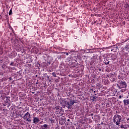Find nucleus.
I'll list each match as a JSON object with an SVG mask.
<instances>
[{"instance_id":"obj_3","label":"nucleus","mask_w":129,"mask_h":129,"mask_svg":"<svg viewBox=\"0 0 129 129\" xmlns=\"http://www.w3.org/2000/svg\"><path fill=\"white\" fill-rule=\"evenodd\" d=\"M117 83L118 84H117L116 85L117 87H118L119 89L126 88L127 87V84H126V82L125 81L119 80L117 81Z\"/></svg>"},{"instance_id":"obj_15","label":"nucleus","mask_w":129,"mask_h":129,"mask_svg":"<svg viewBox=\"0 0 129 129\" xmlns=\"http://www.w3.org/2000/svg\"><path fill=\"white\" fill-rule=\"evenodd\" d=\"M121 92H124V91H125V90L124 89H122L120 90Z\"/></svg>"},{"instance_id":"obj_4","label":"nucleus","mask_w":129,"mask_h":129,"mask_svg":"<svg viewBox=\"0 0 129 129\" xmlns=\"http://www.w3.org/2000/svg\"><path fill=\"white\" fill-rule=\"evenodd\" d=\"M24 118V119H27V121H29V122L32 121V120H31V114H30L29 112H27L26 113H25Z\"/></svg>"},{"instance_id":"obj_9","label":"nucleus","mask_w":129,"mask_h":129,"mask_svg":"<svg viewBox=\"0 0 129 129\" xmlns=\"http://www.w3.org/2000/svg\"><path fill=\"white\" fill-rule=\"evenodd\" d=\"M48 126H49V125L47 124H44L43 125H41V127L42 129H48Z\"/></svg>"},{"instance_id":"obj_5","label":"nucleus","mask_w":129,"mask_h":129,"mask_svg":"<svg viewBox=\"0 0 129 129\" xmlns=\"http://www.w3.org/2000/svg\"><path fill=\"white\" fill-rule=\"evenodd\" d=\"M93 59L94 62H98V60H100V57L97 55H96L93 56Z\"/></svg>"},{"instance_id":"obj_20","label":"nucleus","mask_w":129,"mask_h":129,"mask_svg":"<svg viewBox=\"0 0 129 129\" xmlns=\"http://www.w3.org/2000/svg\"><path fill=\"white\" fill-rule=\"evenodd\" d=\"M121 97H122L121 96V95H119V98L120 99L121 98Z\"/></svg>"},{"instance_id":"obj_24","label":"nucleus","mask_w":129,"mask_h":129,"mask_svg":"<svg viewBox=\"0 0 129 129\" xmlns=\"http://www.w3.org/2000/svg\"><path fill=\"white\" fill-rule=\"evenodd\" d=\"M68 121H70V119H68Z\"/></svg>"},{"instance_id":"obj_18","label":"nucleus","mask_w":129,"mask_h":129,"mask_svg":"<svg viewBox=\"0 0 129 129\" xmlns=\"http://www.w3.org/2000/svg\"><path fill=\"white\" fill-rule=\"evenodd\" d=\"M3 63V60L0 59V64H2Z\"/></svg>"},{"instance_id":"obj_13","label":"nucleus","mask_w":129,"mask_h":129,"mask_svg":"<svg viewBox=\"0 0 129 129\" xmlns=\"http://www.w3.org/2000/svg\"><path fill=\"white\" fill-rule=\"evenodd\" d=\"M12 14V10H10V12H9V15H11Z\"/></svg>"},{"instance_id":"obj_30","label":"nucleus","mask_w":129,"mask_h":129,"mask_svg":"<svg viewBox=\"0 0 129 129\" xmlns=\"http://www.w3.org/2000/svg\"><path fill=\"white\" fill-rule=\"evenodd\" d=\"M96 92V91H94V93H95Z\"/></svg>"},{"instance_id":"obj_33","label":"nucleus","mask_w":129,"mask_h":129,"mask_svg":"<svg viewBox=\"0 0 129 129\" xmlns=\"http://www.w3.org/2000/svg\"><path fill=\"white\" fill-rule=\"evenodd\" d=\"M116 113H117V111H116Z\"/></svg>"},{"instance_id":"obj_32","label":"nucleus","mask_w":129,"mask_h":129,"mask_svg":"<svg viewBox=\"0 0 129 129\" xmlns=\"http://www.w3.org/2000/svg\"><path fill=\"white\" fill-rule=\"evenodd\" d=\"M94 95H96V94H94Z\"/></svg>"},{"instance_id":"obj_8","label":"nucleus","mask_w":129,"mask_h":129,"mask_svg":"<svg viewBox=\"0 0 129 129\" xmlns=\"http://www.w3.org/2000/svg\"><path fill=\"white\" fill-rule=\"evenodd\" d=\"M96 98H97V96L95 95H92L90 97V99L92 101H95V100H96Z\"/></svg>"},{"instance_id":"obj_22","label":"nucleus","mask_w":129,"mask_h":129,"mask_svg":"<svg viewBox=\"0 0 129 129\" xmlns=\"http://www.w3.org/2000/svg\"><path fill=\"white\" fill-rule=\"evenodd\" d=\"M6 98H7V99H9V98H10V97H6Z\"/></svg>"},{"instance_id":"obj_10","label":"nucleus","mask_w":129,"mask_h":129,"mask_svg":"<svg viewBox=\"0 0 129 129\" xmlns=\"http://www.w3.org/2000/svg\"><path fill=\"white\" fill-rule=\"evenodd\" d=\"M10 66H16V64H15V62L14 61H12L10 64Z\"/></svg>"},{"instance_id":"obj_16","label":"nucleus","mask_w":129,"mask_h":129,"mask_svg":"<svg viewBox=\"0 0 129 129\" xmlns=\"http://www.w3.org/2000/svg\"><path fill=\"white\" fill-rule=\"evenodd\" d=\"M90 92H91V93H92V92H93V89H91L90 90Z\"/></svg>"},{"instance_id":"obj_26","label":"nucleus","mask_w":129,"mask_h":129,"mask_svg":"<svg viewBox=\"0 0 129 129\" xmlns=\"http://www.w3.org/2000/svg\"><path fill=\"white\" fill-rule=\"evenodd\" d=\"M0 19H2V15H0Z\"/></svg>"},{"instance_id":"obj_25","label":"nucleus","mask_w":129,"mask_h":129,"mask_svg":"<svg viewBox=\"0 0 129 129\" xmlns=\"http://www.w3.org/2000/svg\"><path fill=\"white\" fill-rule=\"evenodd\" d=\"M21 49H18V51H21Z\"/></svg>"},{"instance_id":"obj_6","label":"nucleus","mask_w":129,"mask_h":129,"mask_svg":"<svg viewBox=\"0 0 129 129\" xmlns=\"http://www.w3.org/2000/svg\"><path fill=\"white\" fill-rule=\"evenodd\" d=\"M56 114H58L59 116H61L63 115L62 113V111L61 110V109L57 108L56 109Z\"/></svg>"},{"instance_id":"obj_23","label":"nucleus","mask_w":129,"mask_h":129,"mask_svg":"<svg viewBox=\"0 0 129 129\" xmlns=\"http://www.w3.org/2000/svg\"><path fill=\"white\" fill-rule=\"evenodd\" d=\"M12 77H10V78H9V80H12Z\"/></svg>"},{"instance_id":"obj_29","label":"nucleus","mask_w":129,"mask_h":129,"mask_svg":"<svg viewBox=\"0 0 129 129\" xmlns=\"http://www.w3.org/2000/svg\"><path fill=\"white\" fill-rule=\"evenodd\" d=\"M91 116H92V115H93V113L91 114Z\"/></svg>"},{"instance_id":"obj_12","label":"nucleus","mask_w":129,"mask_h":129,"mask_svg":"<svg viewBox=\"0 0 129 129\" xmlns=\"http://www.w3.org/2000/svg\"><path fill=\"white\" fill-rule=\"evenodd\" d=\"M97 86H98V87H101V84H97Z\"/></svg>"},{"instance_id":"obj_7","label":"nucleus","mask_w":129,"mask_h":129,"mask_svg":"<svg viewBox=\"0 0 129 129\" xmlns=\"http://www.w3.org/2000/svg\"><path fill=\"white\" fill-rule=\"evenodd\" d=\"M40 121V119L38 117H34L33 118V123H37V122H39Z\"/></svg>"},{"instance_id":"obj_2","label":"nucleus","mask_w":129,"mask_h":129,"mask_svg":"<svg viewBox=\"0 0 129 129\" xmlns=\"http://www.w3.org/2000/svg\"><path fill=\"white\" fill-rule=\"evenodd\" d=\"M121 121V116L118 114H115L113 117V122L116 125H119Z\"/></svg>"},{"instance_id":"obj_1","label":"nucleus","mask_w":129,"mask_h":129,"mask_svg":"<svg viewBox=\"0 0 129 129\" xmlns=\"http://www.w3.org/2000/svg\"><path fill=\"white\" fill-rule=\"evenodd\" d=\"M70 96V97L69 99V100L64 101L65 106L68 107L69 109H70V108H71V106L74 105V103H76V101H75V100H74L75 99L74 96L71 95Z\"/></svg>"},{"instance_id":"obj_35","label":"nucleus","mask_w":129,"mask_h":129,"mask_svg":"<svg viewBox=\"0 0 129 129\" xmlns=\"http://www.w3.org/2000/svg\"><path fill=\"white\" fill-rule=\"evenodd\" d=\"M27 117H28V115H27Z\"/></svg>"},{"instance_id":"obj_14","label":"nucleus","mask_w":129,"mask_h":129,"mask_svg":"<svg viewBox=\"0 0 129 129\" xmlns=\"http://www.w3.org/2000/svg\"><path fill=\"white\" fill-rule=\"evenodd\" d=\"M105 65H108V64H109V61H108V62H105Z\"/></svg>"},{"instance_id":"obj_17","label":"nucleus","mask_w":129,"mask_h":129,"mask_svg":"<svg viewBox=\"0 0 129 129\" xmlns=\"http://www.w3.org/2000/svg\"><path fill=\"white\" fill-rule=\"evenodd\" d=\"M12 69H13V70H16V68L15 67H13Z\"/></svg>"},{"instance_id":"obj_11","label":"nucleus","mask_w":129,"mask_h":129,"mask_svg":"<svg viewBox=\"0 0 129 129\" xmlns=\"http://www.w3.org/2000/svg\"><path fill=\"white\" fill-rule=\"evenodd\" d=\"M51 74L53 77H57V75H56V73L55 72L52 73Z\"/></svg>"},{"instance_id":"obj_27","label":"nucleus","mask_w":129,"mask_h":129,"mask_svg":"<svg viewBox=\"0 0 129 129\" xmlns=\"http://www.w3.org/2000/svg\"><path fill=\"white\" fill-rule=\"evenodd\" d=\"M99 71H101V69H99Z\"/></svg>"},{"instance_id":"obj_21","label":"nucleus","mask_w":129,"mask_h":129,"mask_svg":"<svg viewBox=\"0 0 129 129\" xmlns=\"http://www.w3.org/2000/svg\"><path fill=\"white\" fill-rule=\"evenodd\" d=\"M66 55L67 56H68V55H69V53L68 52L66 53Z\"/></svg>"},{"instance_id":"obj_19","label":"nucleus","mask_w":129,"mask_h":129,"mask_svg":"<svg viewBox=\"0 0 129 129\" xmlns=\"http://www.w3.org/2000/svg\"><path fill=\"white\" fill-rule=\"evenodd\" d=\"M50 64H51V62L48 61V62H47V65H50Z\"/></svg>"},{"instance_id":"obj_31","label":"nucleus","mask_w":129,"mask_h":129,"mask_svg":"<svg viewBox=\"0 0 129 129\" xmlns=\"http://www.w3.org/2000/svg\"><path fill=\"white\" fill-rule=\"evenodd\" d=\"M33 94H34V93H35V92H32Z\"/></svg>"},{"instance_id":"obj_36","label":"nucleus","mask_w":129,"mask_h":129,"mask_svg":"<svg viewBox=\"0 0 129 129\" xmlns=\"http://www.w3.org/2000/svg\"><path fill=\"white\" fill-rule=\"evenodd\" d=\"M128 94H129V92H128Z\"/></svg>"},{"instance_id":"obj_28","label":"nucleus","mask_w":129,"mask_h":129,"mask_svg":"<svg viewBox=\"0 0 129 129\" xmlns=\"http://www.w3.org/2000/svg\"><path fill=\"white\" fill-rule=\"evenodd\" d=\"M107 77H108V78L110 77L109 75H107Z\"/></svg>"},{"instance_id":"obj_34","label":"nucleus","mask_w":129,"mask_h":129,"mask_svg":"<svg viewBox=\"0 0 129 129\" xmlns=\"http://www.w3.org/2000/svg\"><path fill=\"white\" fill-rule=\"evenodd\" d=\"M48 78H49V77H48Z\"/></svg>"}]
</instances>
